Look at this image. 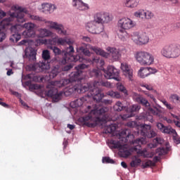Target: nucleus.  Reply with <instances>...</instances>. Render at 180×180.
Segmentation results:
<instances>
[{"label": "nucleus", "mask_w": 180, "mask_h": 180, "mask_svg": "<svg viewBox=\"0 0 180 180\" xmlns=\"http://www.w3.org/2000/svg\"><path fill=\"white\" fill-rule=\"evenodd\" d=\"M141 130L142 136L144 137H148V139H153V137H155L157 136V133L153 130H151V126L148 124H145L141 126Z\"/></svg>", "instance_id": "18"}, {"label": "nucleus", "mask_w": 180, "mask_h": 180, "mask_svg": "<svg viewBox=\"0 0 180 180\" xmlns=\"http://www.w3.org/2000/svg\"><path fill=\"white\" fill-rule=\"evenodd\" d=\"M133 144L135 146V147H139V150H140L142 144H146V140L143 138L136 139L133 141Z\"/></svg>", "instance_id": "32"}, {"label": "nucleus", "mask_w": 180, "mask_h": 180, "mask_svg": "<svg viewBox=\"0 0 180 180\" xmlns=\"http://www.w3.org/2000/svg\"><path fill=\"white\" fill-rule=\"evenodd\" d=\"M90 77H94V78H101V71L98 69H93L89 72Z\"/></svg>", "instance_id": "37"}, {"label": "nucleus", "mask_w": 180, "mask_h": 180, "mask_svg": "<svg viewBox=\"0 0 180 180\" xmlns=\"http://www.w3.org/2000/svg\"><path fill=\"white\" fill-rule=\"evenodd\" d=\"M132 98L135 102H137V103H140V105H142V106H145V108H147L150 113H152V115H154L155 116H158V117L160 116L161 110H158V108H150V103L141 94H139L137 93H133Z\"/></svg>", "instance_id": "10"}, {"label": "nucleus", "mask_w": 180, "mask_h": 180, "mask_svg": "<svg viewBox=\"0 0 180 180\" xmlns=\"http://www.w3.org/2000/svg\"><path fill=\"white\" fill-rule=\"evenodd\" d=\"M145 95H147V96H149L150 99H153V102H155V98H154V96L153 94H150L148 93H145Z\"/></svg>", "instance_id": "57"}, {"label": "nucleus", "mask_w": 180, "mask_h": 180, "mask_svg": "<svg viewBox=\"0 0 180 180\" xmlns=\"http://www.w3.org/2000/svg\"><path fill=\"white\" fill-rule=\"evenodd\" d=\"M169 99L174 103H178L179 102V96L177 94H172L169 96Z\"/></svg>", "instance_id": "47"}, {"label": "nucleus", "mask_w": 180, "mask_h": 180, "mask_svg": "<svg viewBox=\"0 0 180 180\" xmlns=\"http://www.w3.org/2000/svg\"><path fill=\"white\" fill-rule=\"evenodd\" d=\"M23 27H25L26 30L34 32V27H36V25L32 22H27L23 25Z\"/></svg>", "instance_id": "39"}, {"label": "nucleus", "mask_w": 180, "mask_h": 180, "mask_svg": "<svg viewBox=\"0 0 180 180\" xmlns=\"http://www.w3.org/2000/svg\"><path fill=\"white\" fill-rule=\"evenodd\" d=\"M131 39L137 46H144L150 41V37L146 32H142L141 34L138 32H134L131 35Z\"/></svg>", "instance_id": "13"}, {"label": "nucleus", "mask_w": 180, "mask_h": 180, "mask_svg": "<svg viewBox=\"0 0 180 180\" xmlns=\"http://www.w3.org/2000/svg\"><path fill=\"white\" fill-rule=\"evenodd\" d=\"M91 50L96 53V54H98V56H102V57H106L108 56V53L105 52V51L102 50V49L97 47V46H91Z\"/></svg>", "instance_id": "30"}, {"label": "nucleus", "mask_w": 180, "mask_h": 180, "mask_svg": "<svg viewBox=\"0 0 180 180\" xmlns=\"http://www.w3.org/2000/svg\"><path fill=\"white\" fill-rule=\"evenodd\" d=\"M79 51L81 53H83V54L84 56H86V57H89L91 56V51H89V49H88L87 47L80 46L79 49Z\"/></svg>", "instance_id": "41"}, {"label": "nucleus", "mask_w": 180, "mask_h": 180, "mask_svg": "<svg viewBox=\"0 0 180 180\" xmlns=\"http://www.w3.org/2000/svg\"><path fill=\"white\" fill-rule=\"evenodd\" d=\"M61 69L58 66L53 68L51 72L49 73V77L51 79L56 78L58 74H60Z\"/></svg>", "instance_id": "31"}, {"label": "nucleus", "mask_w": 180, "mask_h": 180, "mask_svg": "<svg viewBox=\"0 0 180 180\" xmlns=\"http://www.w3.org/2000/svg\"><path fill=\"white\" fill-rule=\"evenodd\" d=\"M68 128L70 129V130H74V129H75V125L68 124Z\"/></svg>", "instance_id": "59"}, {"label": "nucleus", "mask_w": 180, "mask_h": 180, "mask_svg": "<svg viewBox=\"0 0 180 180\" xmlns=\"http://www.w3.org/2000/svg\"><path fill=\"white\" fill-rule=\"evenodd\" d=\"M11 10L14 11V12H11V13H19L22 12L24 15V22H26L25 15H27L28 18H30L32 20H35L36 22H45V23H47L48 27H49V29H54V30H56L58 34H60L61 36L67 35V30H65L64 26L61 24H58V22L53 21H46V20H44L43 17L29 14V11H27V10L25 8H23L20 6H13L11 7Z\"/></svg>", "instance_id": "4"}, {"label": "nucleus", "mask_w": 180, "mask_h": 180, "mask_svg": "<svg viewBox=\"0 0 180 180\" xmlns=\"http://www.w3.org/2000/svg\"><path fill=\"white\" fill-rule=\"evenodd\" d=\"M157 127L158 130H160L162 133L165 134H169L170 136H173V140L177 143V144L180 143V138L176 133V131L172 128V126H165L164 124L161 122H158L157 124Z\"/></svg>", "instance_id": "12"}, {"label": "nucleus", "mask_w": 180, "mask_h": 180, "mask_svg": "<svg viewBox=\"0 0 180 180\" xmlns=\"http://www.w3.org/2000/svg\"><path fill=\"white\" fill-rule=\"evenodd\" d=\"M7 75L9 77L11 75H12L13 74V71L12 70V69H9L8 71H7Z\"/></svg>", "instance_id": "62"}, {"label": "nucleus", "mask_w": 180, "mask_h": 180, "mask_svg": "<svg viewBox=\"0 0 180 180\" xmlns=\"http://www.w3.org/2000/svg\"><path fill=\"white\" fill-rule=\"evenodd\" d=\"M157 72V69L153 68H141L139 71V75L141 78H146V77H148L150 74H155Z\"/></svg>", "instance_id": "21"}, {"label": "nucleus", "mask_w": 180, "mask_h": 180, "mask_svg": "<svg viewBox=\"0 0 180 180\" xmlns=\"http://www.w3.org/2000/svg\"><path fill=\"white\" fill-rule=\"evenodd\" d=\"M134 58L140 65H153L155 58L151 53L146 51H138L134 54Z\"/></svg>", "instance_id": "8"}, {"label": "nucleus", "mask_w": 180, "mask_h": 180, "mask_svg": "<svg viewBox=\"0 0 180 180\" xmlns=\"http://www.w3.org/2000/svg\"><path fill=\"white\" fill-rule=\"evenodd\" d=\"M86 29L93 34H101L103 32V24H95V22H89L87 23Z\"/></svg>", "instance_id": "15"}, {"label": "nucleus", "mask_w": 180, "mask_h": 180, "mask_svg": "<svg viewBox=\"0 0 180 180\" xmlns=\"http://www.w3.org/2000/svg\"><path fill=\"white\" fill-rule=\"evenodd\" d=\"M42 58L44 61H50V51L49 50H44L42 51Z\"/></svg>", "instance_id": "42"}, {"label": "nucleus", "mask_w": 180, "mask_h": 180, "mask_svg": "<svg viewBox=\"0 0 180 180\" xmlns=\"http://www.w3.org/2000/svg\"><path fill=\"white\" fill-rule=\"evenodd\" d=\"M139 4H140V0H125L124 5L126 8L133 9V8H137Z\"/></svg>", "instance_id": "26"}, {"label": "nucleus", "mask_w": 180, "mask_h": 180, "mask_svg": "<svg viewBox=\"0 0 180 180\" xmlns=\"http://www.w3.org/2000/svg\"><path fill=\"white\" fill-rule=\"evenodd\" d=\"M88 67H89V65L82 63L75 67L76 70L70 73L69 79H62L59 81L52 82V86L46 91L47 96L51 98L53 102H58L61 98H63V95H65V92H67L70 88H72V86L77 85H82L81 84L72 85V82L81 81L82 70H85V68H88Z\"/></svg>", "instance_id": "2"}, {"label": "nucleus", "mask_w": 180, "mask_h": 180, "mask_svg": "<svg viewBox=\"0 0 180 180\" xmlns=\"http://www.w3.org/2000/svg\"><path fill=\"white\" fill-rule=\"evenodd\" d=\"M83 40L84 41H86L87 43H89V41H91V38L88 37H83Z\"/></svg>", "instance_id": "61"}, {"label": "nucleus", "mask_w": 180, "mask_h": 180, "mask_svg": "<svg viewBox=\"0 0 180 180\" xmlns=\"http://www.w3.org/2000/svg\"><path fill=\"white\" fill-rule=\"evenodd\" d=\"M139 120H149L150 122H151L153 120V115H148V117L147 116H139L138 117Z\"/></svg>", "instance_id": "49"}, {"label": "nucleus", "mask_w": 180, "mask_h": 180, "mask_svg": "<svg viewBox=\"0 0 180 180\" xmlns=\"http://www.w3.org/2000/svg\"><path fill=\"white\" fill-rule=\"evenodd\" d=\"M162 103L166 106L167 109H169V110H172V109H174V107L170 103H167L166 100H162Z\"/></svg>", "instance_id": "50"}, {"label": "nucleus", "mask_w": 180, "mask_h": 180, "mask_svg": "<svg viewBox=\"0 0 180 180\" xmlns=\"http://www.w3.org/2000/svg\"><path fill=\"white\" fill-rule=\"evenodd\" d=\"M40 37H53L54 33L46 28L39 30Z\"/></svg>", "instance_id": "27"}, {"label": "nucleus", "mask_w": 180, "mask_h": 180, "mask_svg": "<svg viewBox=\"0 0 180 180\" xmlns=\"http://www.w3.org/2000/svg\"><path fill=\"white\" fill-rule=\"evenodd\" d=\"M37 67L39 68V71H47V70H50V62L44 60L37 65H32L33 71H37Z\"/></svg>", "instance_id": "22"}, {"label": "nucleus", "mask_w": 180, "mask_h": 180, "mask_svg": "<svg viewBox=\"0 0 180 180\" xmlns=\"http://www.w3.org/2000/svg\"><path fill=\"white\" fill-rule=\"evenodd\" d=\"M107 95L111 96V98H116V99H119V98H120V94L117 91H110L107 92Z\"/></svg>", "instance_id": "45"}, {"label": "nucleus", "mask_w": 180, "mask_h": 180, "mask_svg": "<svg viewBox=\"0 0 180 180\" xmlns=\"http://www.w3.org/2000/svg\"><path fill=\"white\" fill-rule=\"evenodd\" d=\"M88 91H89L90 95L92 96L94 101H96V103L94 105V109L91 110L88 115L83 117V121L88 127H96L98 124L109 122L110 118H109L107 113L109 109L106 107L101 106V105H102L101 101H102V98H103V94H102L99 89L96 87V84L86 83L72 86L65 92V96H70V95H72L74 92L85 94V92H88Z\"/></svg>", "instance_id": "1"}, {"label": "nucleus", "mask_w": 180, "mask_h": 180, "mask_svg": "<svg viewBox=\"0 0 180 180\" xmlns=\"http://www.w3.org/2000/svg\"><path fill=\"white\" fill-rule=\"evenodd\" d=\"M168 144V143H166V148H159L156 150V154H158L159 157H161V155H165V154L169 151Z\"/></svg>", "instance_id": "28"}, {"label": "nucleus", "mask_w": 180, "mask_h": 180, "mask_svg": "<svg viewBox=\"0 0 180 180\" xmlns=\"http://www.w3.org/2000/svg\"><path fill=\"white\" fill-rule=\"evenodd\" d=\"M89 94L87 96H83L82 98H78L74 101L70 103L71 108H79V106H82L85 102H87L89 99Z\"/></svg>", "instance_id": "23"}, {"label": "nucleus", "mask_w": 180, "mask_h": 180, "mask_svg": "<svg viewBox=\"0 0 180 180\" xmlns=\"http://www.w3.org/2000/svg\"><path fill=\"white\" fill-rule=\"evenodd\" d=\"M160 54L165 58H178L180 56V45L178 44L166 45L161 49Z\"/></svg>", "instance_id": "9"}, {"label": "nucleus", "mask_w": 180, "mask_h": 180, "mask_svg": "<svg viewBox=\"0 0 180 180\" xmlns=\"http://www.w3.org/2000/svg\"><path fill=\"white\" fill-rule=\"evenodd\" d=\"M140 164H141V159H139L136 156L134 159L130 162L131 168H136V167H139Z\"/></svg>", "instance_id": "35"}, {"label": "nucleus", "mask_w": 180, "mask_h": 180, "mask_svg": "<svg viewBox=\"0 0 180 180\" xmlns=\"http://www.w3.org/2000/svg\"><path fill=\"white\" fill-rule=\"evenodd\" d=\"M115 131H116V124H111L104 129V133H105V134H112V133H115Z\"/></svg>", "instance_id": "29"}, {"label": "nucleus", "mask_w": 180, "mask_h": 180, "mask_svg": "<svg viewBox=\"0 0 180 180\" xmlns=\"http://www.w3.org/2000/svg\"><path fill=\"white\" fill-rule=\"evenodd\" d=\"M11 32L12 35L10 37V41H13V43H18V40H20L21 35L19 34V27H20V25L16 24L15 25H11Z\"/></svg>", "instance_id": "17"}, {"label": "nucleus", "mask_w": 180, "mask_h": 180, "mask_svg": "<svg viewBox=\"0 0 180 180\" xmlns=\"http://www.w3.org/2000/svg\"><path fill=\"white\" fill-rule=\"evenodd\" d=\"M171 115L172 116V117H174V119H176V120H179V122H180V115H175L174 114H171Z\"/></svg>", "instance_id": "60"}, {"label": "nucleus", "mask_w": 180, "mask_h": 180, "mask_svg": "<svg viewBox=\"0 0 180 180\" xmlns=\"http://www.w3.org/2000/svg\"><path fill=\"white\" fill-rule=\"evenodd\" d=\"M102 161L103 164H115V160L109 157H103Z\"/></svg>", "instance_id": "48"}, {"label": "nucleus", "mask_w": 180, "mask_h": 180, "mask_svg": "<svg viewBox=\"0 0 180 180\" xmlns=\"http://www.w3.org/2000/svg\"><path fill=\"white\" fill-rule=\"evenodd\" d=\"M127 126L131 129H133L134 127H137V122L135 121H130L127 122Z\"/></svg>", "instance_id": "51"}, {"label": "nucleus", "mask_w": 180, "mask_h": 180, "mask_svg": "<svg viewBox=\"0 0 180 180\" xmlns=\"http://www.w3.org/2000/svg\"><path fill=\"white\" fill-rule=\"evenodd\" d=\"M71 68H72V65H68L63 68V71H70V70H71Z\"/></svg>", "instance_id": "55"}, {"label": "nucleus", "mask_w": 180, "mask_h": 180, "mask_svg": "<svg viewBox=\"0 0 180 180\" xmlns=\"http://www.w3.org/2000/svg\"><path fill=\"white\" fill-rule=\"evenodd\" d=\"M141 107L139 105H133L129 108V112L126 111L125 113L121 114L120 116L122 119V120H126V119H129V117H133V112H139V109H141Z\"/></svg>", "instance_id": "19"}, {"label": "nucleus", "mask_w": 180, "mask_h": 180, "mask_svg": "<svg viewBox=\"0 0 180 180\" xmlns=\"http://www.w3.org/2000/svg\"><path fill=\"white\" fill-rule=\"evenodd\" d=\"M107 51L110 53L112 58L114 60H119L120 57V51L116 48L108 47Z\"/></svg>", "instance_id": "25"}, {"label": "nucleus", "mask_w": 180, "mask_h": 180, "mask_svg": "<svg viewBox=\"0 0 180 180\" xmlns=\"http://www.w3.org/2000/svg\"><path fill=\"white\" fill-rule=\"evenodd\" d=\"M121 70L124 72L126 78H128L129 81H134L133 78V70L130 69V66L126 63L121 64Z\"/></svg>", "instance_id": "20"}, {"label": "nucleus", "mask_w": 180, "mask_h": 180, "mask_svg": "<svg viewBox=\"0 0 180 180\" xmlns=\"http://www.w3.org/2000/svg\"><path fill=\"white\" fill-rule=\"evenodd\" d=\"M153 141L155 143H150L149 145V147H150V148H154L157 147V144H162V143H164V139L157 137L154 139Z\"/></svg>", "instance_id": "36"}, {"label": "nucleus", "mask_w": 180, "mask_h": 180, "mask_svg": "<svg viewBox=\"0 0 180 180\" xmlns=\"http://www.w3.org/2000/svg\"><path fill=\"white\" fill-rule=\"evenodd\" d=\"M143 88H146L148 91H153V86L148 84H141Z\"/></svg>", "instance_id": "54"}, {"label": "nucleus", "mask_w": 180, "mask_h": 180, "mask_svg": "<svg viewBox=\"0 0 180 180\" xmlns=\"http://www.w3.org/2000/svg\"><path fill=\"white\" fill-rule=\"evenodd\" d=\"M104 77L107 79H115V81H120L119 77V70L115 67L110 65L108 66L107 70H103Z\"/></svg>", "instance_id": "14"}, {"label": "nucleus", "mask_w": 180, "mask_h": 180, "mask_svg": "<svg viewBox=\"0 0 180 180\" xmlns=\"http://www.w3.org/2000/svg\"><path fill=\"white\" fill-rule=\"evenodd\" d=\"M174 123L175 126H176V127H179V129H180V122L179 121L174 120Z\"/></svg>", "instance_id": "63"}, {"label": "nucleus", "mask_w": 180, "mask_h": 180, "mask_svg": "<svg viewBox=\"0 0 180 180\" xmlns=\"http://www.w3.org/2000/svg\"><path fill=\"white\" fill-rule=\"evenodd\" d=\"M101 102L102 103H105V105H110L112 103L110 100H103Z\"/></svg>", "instance_id": "58"}, {"label": "nucleus", "mask_w": 180, "mask_h": 180, "mask_svg": "<svg viewBox=\"0 0 180 180\" xmlns=\"http://www.w3.org/2000/svg\"><path fill=\"white\" fill-rule=\"evenodd\" d=\"M136 18H141V19H146V11L144 10H139L134 13Z\"/></svg>", "instance_id": "38"}, {"label": "nucleus", "mask_w": 180, "mask_h": 180, "mask_svg": "<svg viewBox=\"0 0 180 180\" xmlns=\"http://www.w3.org/2000/svg\"><path fill=\"white\" fill-rule=\"evenodd\" d=\"M154 18V13L151 11H147L145 13V19H153Z\"/></svg>", "instance_id": "52"}, {"label": "nucleus", "mask_w": 180, "mask_h": 180, "mask_svg": "<svg viewBox=\"0 0 180 180\" xmlns=\"http://www.w3.org/2000/svg\"><path fill=\"white\" fill-rule=\"evenodd\" d=\"M92 85H96V87H98V85H101L102 86H106V88H110L112 86V84L110 82L106 81V82H96L95 81L94 83H91Z\"/></svg>", "instance_id": "33"}, {"label": "nucleus", "mask_w": 180, "mask_h": 180, "mask_svg": "<svg viewBox=\"0 0 180 180\" xmlns=\"http://www.w3.org/2000/svg\"><path fill=\"white\" fill-rule=\"evenodd\" d=\"M151 165H153V161L148 160L143 165H142V168L144 169L146 168H148V167H151Z\"/></svg>", "instance_id": "53"}, {"label": "nucleus", "mask_w": 180, "mask_h": 180, "mask_svg": "<svg viewBox=\"0 0 180 180\" xmlns=\"http://www.w3.org/2000/svg\"><path fill=\"white\" fill-rule=\"evenodd\" d=\"M112 20L113 17L110 13L101 11L94 14V20L91 22H94V24L103 25V23H109V22H112Z\"/></svg>", "instance_id": "11"}, {"label": "nucleus", "mask_w": 180, "mask_h": 180, "mask_svg": "<svg viewBox=\"0 0 180 180\" xmlns=\"http://www.w3.org/2000/svg\"><path fill=\"white\" fill-rule=\"evenodd\" d=\"M117 137L119 139V141H117L115 140H111L110 144L114 148H118L120 150L119 154L121 157L123 158H127V157L131 155L130 150L123 145V143H126V141L127 140L126 139V137H127V129L118 133L117 134Z\"/></svg>", "instance_id": "6"}, {"label": "nucleus", "mask_w": 180, "mask_h": 180, "mask_svg": "<svg viewBox=\"0 0 180 180\" xmlns=\"http://www.w3.org/2000/svg\"><path fill=\"white\" fill-rule=\"evenodd\" d=\"M114 110L115 112H122L126 108L123 105V103L120 101H117L114 105Z\"/></svg>", "instance_id": "34"}, {"label": "nucleus", "mask_w": 180, "mask_h": 180, "mask_svg": "<svg viewBox=\"0 0 180 180\" xmlns=\"http://www.w3.org/2000/svg\"><path fill=\"white\" fill-rule=\"evenodd\" d=\"M22 36L25 39H29L30 37H33V36H34V31H29V30H26L25 31H24L22 32Z\"/></svg>", "instance_id": "43"}, {"label": "nucleus", "mask_w": 180, "mask_h": 180, "mask_svg": "<svg viewBox=\"0 0 180 180\" xmlns=\"http://www.w3.org/2000/svg\"><path fill=\"white\" fill-rule=\"evenodd\" d=\"M117 89L122 92L124 95H127V89H126V87H124V86L122 84V83L117 84Z\"/></svg>", "instance_id": "44"}, {"label": "nucleus", "mask_w": 180, "mask_h": 180, "mask_svg": "<svg viewBox=\"0 0 180 180\" xmlns=\"http://www.w3.org/2000/svg\"><path fill=\"white\" fill-rule=\"evenodd\" d=\"M121 165L123 168H127V164H126L124 162H122Z\"/></svg>", "instance_id": "64"}, {"label": "nucleus", "mask_w": 180, "mask_h": 180, "mask_svg": "<svg viewBox=\"0 0 180 180\" xmlns=\"http://www.w3.org/2000/svg\"><path fill=\"white\" fill-rule=\"evenodd\" d=\"M135 25L134 21L127 17L122 18L118 20L117 26L120 28L118 30V37L122 41L127 40L129 37L126 30L134 27Z\"/></svg>", "instance_id": "7"}, {"label": "nucleus", "mask_w": 180, "mask_h": 180, "mask_svg": "<svg viewBox=\"0 0 180 180\" xmlns=\"http://www.w3.org/2000/svg\"><path fill=\"white\" fill-rule=\"evenodd\" d=\"M5 16H6V13H5V11H4L3 10H0V20L1 19H4Z\"/></svg>", "instance_id": "56"}, {"label": "nucleus", "mask_w": 180, "mask_h": 180, "mask_svg": "<svg viewBox=\"0 0 180 180\" xmlns=\"http://www.w3.org/2000/svg\"><path fill=\"white\" fill-rule=\"evenodd\" d=\"M49 49H50V50L53 51V52L54 53L55 56H60V54H62V53H63L61 51V49H60L57 46H53V45L49 46Z\"/></svg>", "instance_id": "40"}, {"label": "nucleus", "mask_w": 180, "mask_h": 180, "mask_svg": "<svg viewBox=\"0 0 180 180\" xmlns=\"http://www.w3.org/2000/svg\"><path fill=\"white\" fill-rule=\"evenodd\" d=\"M37 53L36 52V50L31 49L30 53L29 54L30 60H32V61H36V55Z\"/></svg>", "instance_id": "46"}, {"label": "nucleus", "mask_w": 180, "mask_h": 180, "mask_svg": "<svg viewBox=\"0 0 180 180\" xmlns=\"http://www.w3.org/2000/svg\"><path fill=\"white\" fill-rule=\"evenodd\" d=\"M7 15L9 17L4 18L0 22V43L6 39V33H5V30L9 29L13 24V22H18V23L25 22V18L22 11L18 13L8 11Z\"/></svg>", "instance_id": "5"}, {"label": "nucleus", "mask_w": 180, "mask_h": 180, "mask_svg": "<svg viewBox=\"0 0 180 180\" xmlns=\"http://www.w3.org/2000/svg\"><path fill=\"white\" fill-rule=\"evenodd\" d=\"M72 6L82 12H86L90 9L89 4L84 3L82 0H72Z\"/></svg>", "instance_id": "16"}, {"label": "nucleus", "mask_w": 180, "mask_h": 180, "mask_svg": "<svg viewBox=\"0 0 180 180\" xmlns=\"http://www.w3.org/2000/svg\"><path fill=\"white\" fill-rule=\"evenodd\" d=\"M46 44H50L51 46H56L58 44V46H65V44H68L69 47H68L63 54L65 56L60 60V64L63 65H65L66 63H77L79 61V63H92V64H98V63H102V60L99 59L98 57H94L92 60H89L86 58L84 56H81V55L73 56L74 54V46H72V41L68 39L65 38H59L58 36L55 35V37L50 39H45Z\"/></svg>", "instance_id": "3"}, {"label": "nucleus", "mask_w": 180, "mask_h": 180, "mask_svg": "<svg viewBox=\"0 0 180 180\" xmlns=\"http://www.w3.org/2000/svg\"><path fill=\"white\" fill-rule=\"evenodd\" d=\"M42 12L44 13H53L57 8L54 4L44 3L41 4Z\"/></svg>", "instance_id": "24"}]
</instances>
